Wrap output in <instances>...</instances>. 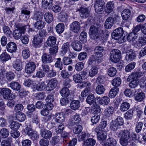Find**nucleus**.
I'll return each mask as SVG.
<instances>
[{
  "label": "nucleus",
  "mask_w": 146,
  "mask_h": 146,
  "mask_svg": "<svg viewBox=\"0 0 146 146\" xmlns=\"http://www.w3.org/2000/svg\"><path fill=\"white\" fill-rule=\"evenodd\" d=\"M120 139V143L123 146H128L129 143L131 135L130 132L127 130H119L115 134Z\"/></svg>",
  "instance_id": "1"
},
{
  "label": "nucleus",
  "mask_w": 146,
  "mask_h": 146,
  "mask_svg": "<svg viewBox=\"0 0 146 146\" xmlns=\"http://www.w3.org/2000/svg\"><path fill=\"white\" fill-rule=\"evenodd\" d=\"M27 25H23L21 24H18L16 25V27L17 29L15 30L13 35L14 37L16 39H19L23 34H24Z\"/></svg>",
  "instance_id": "2"
},
{
  "label": "nucleus",
  "mask_w": 146,
  "mask_h": 146,
  "mask_svg": "<svg viewBox=\"0 0 146 146\" xmlns=\"http://www.w3.org/2000/svg\"><path fill=\"white\" fill-rule=\"evenodd\" d=\"M24 131L33 141L36 140L39 138V135L38 132L33 131L30 125L27 126Z\"/></svg>",
  "instance_id": "3"
},
{
  "label": "nucleus",
  "mask_w": 146,
  "mask_h": 146,
  "mask_svg": "<svg viewBox=\"0 0 146 146\" xmlns=\"http://www.w3.org/2000/svg\"><path fill=\"white\" fill-rule=\"evenodd\" d=\"M121 58V52L117 49L112 50L110 54V58L112 62L116 63L118 62Z\"/></svg>",
  "instance_id": "4"
},
{
  "label": "nucleus",
  "mask_w": 146,
  "mask_h": 146,
  "mask_svg": "<svg viewBox=\"0 0 146 146\" xmlns=\"http://www.w3.org/2000/svg\"><path fill=\"white\" fill-rule=\"evenodd\" d=\"M99 28L97 27L92 25L89 30V34L90 38L97 41L99 39V35L98 32Z\"/></svg>",
  "instance_id": "5"
},
{
  "label": "nucleus",
  "mask_w": 146,
  "mask_h": 146,
  "mask_svg": "<svg viewBox=\"0 0 146 146\" xmlns=\"http://www.w3.org/2000/svg\"><path fill=\"white\" fill-rule=\"evenodd\" d=\"M123 33L124 31L123 28L119 27L114 30L111 35L113 39L117 40L121 38L123 36Z\"/></svg>",
  "instance_id": "6"
},
{
  "label": "nucleus",
  "mask_w": 146,
  "mask_h": 146,
  "mask_svg": "<svg viewBox=\"0 0 146 146\" xmlns=\"http://www.w3.org/2000/svg\"><path fill=\"white\" fill-rule=\"evenodd\" d=\"M70 27L71 31L76 34L80 33L81 26L79 22L77 21L73 22L70 24Z\"/></svg>",
  "instance_id": "7"
},
{
  "label": "nucleus",
  "mask_w": 146,
  "mask_h": 146,
  "mask_svg": "<svg viewBox=\"0 0 146 146\" xmlns=\"http://www.w3.org/2000/svg\"><path fill=\"white\" fill-rule=\"evenodd\" d=\"M0 93L5 99L12 98V97H11V96L12 95L11 91L8 88H4L1 89Z\"/></svg>",
  "instance_id": "8"
},
{
  "label": "nucleus",
  "mask_w": 146,
  "mask_h": 146,
  "mask_svg": "<svg viewBox=\"0 0 146 146\" xmlns=\"http://www.w3.org/2000/svg\"><path fill=\"white\" fill-rule=\"evenodd\" d=\"M36 66L34 62H30L27 63L25 66V71L29 74H31L35 70Z\"/></svg>",
  "instance_id": "9"
},
{
  "label": "nucleus",
  "mask_w": 146,
  "mask_h": 146,
  "mask_svg": "<svg viewBox=\"0 0 146 146\" xmlns=\"http://www.w3.org/2000/svg\"><path fill=\"white\" fill-rule=\"evenodd\" d=\"M79 12L80 17L82 18L88 17L90 15V11L88 8L82 6L79 9Z\"/></svg>",
  "instance_id": "10"
},
{
  "label": "nucleus",
  "mask_w": 146,
  "mask_h": 146,
  "mask_svg": "<svg viewBox=\"0 0 146 146\" xmlns=\"http://www.w3.org/2000/svg\"><path fill=\"white\" fill-rule=\"evenodd\" d=\"M42 61L43 64H47L52 62L53 61L52 56L48 53H44L41 57Z\"/></svg>",
  "instance_id": "11"
},
{
  "label": "nucleus",
  "mask_w": 146,
  "mask_h": 146,
  "mask_svg": "<svg viewBox=\"0 0 146 146\" xmlns=\"http://www.w3.org/2000/svg\"><path fill=\"white\" fill-rule=\"evenodd\" d=\"M6 49L8 52L12 53L16 52L17 49V46L16 44L13 42H10L7 44Z\"/></svg>",
  "instance_id": "12"
},
{
  "label": "nucleus",
  "mask_w": 146,
  "mask_h": 146,
  "mask_svg": "<svg viewBox=\"0 0 146 146\" xmlns=\"http://www.w3.org/2000/svg\"><path fill=\"white\" fill-rule=\"evenodd\" d=\"M82 43L78 40H75L72 42L71 46L73 49L77 51H80L82 49Z\"/></svg>",
  "instance_id": "13"
},
{
  "label": "nucleus",
  "mask_w": 146,
  "mask_h": 146,
  "mask_svg": "<svg viewBox=\"0 0 146 146\" xmlns=\"http://www.w3.org/2000/svg\"><path fill=\"white\" fill-rule=\"evenodd\" d=\"M115 21L113 18L111 17H108L104 23L105 27L107 29H110L113 26Z\"/></svg>",
  "instance_id": "14"
},
{
  "label": "nucleus",
  "mask_w": 146,
  "mask_h": 146,
  "mask_svg": "<svg viewBox=\"0 0 146 146\" xmlns=\"http://www.w3.org/2000/svg\"><path fill=\"white\" fill-rule=\"evenodd\" d=\"M80 106V101L77 100H73L71 101L70 107L71 109L75 111L78 110Z\"/></svg>",
  "instance_id": "15"
},
{
  "label": "nucleus",
  "mask_w": 146,
  "mask_h": 146,
  "mask_svg": "<svg viewBox=\"0 0 146 146\" xmlns=\"http://www.w3.org/2000/svg\"><path fill=\"white\" fill-rule=\"evenodd\" d=\"M96 99H97V100L99 99L98 100L99 103L103 106L108 105L110 102V98L107 96H104L102 98L97 97Z\"/></svg>",
  "instance_id": "16"
},
{
  "label": "nucleus",
  "mask_w": 146,
  "mask_h": 146,
  "mask_svg": "<svg viewBox=\"0 0 146 146\" xmlns=\"http://www.w3.org/2000/svg\"><path fill=\"white\" fill-rule=\"evenodd\" d=\"M58 82L56 78H52L49 81L47 84L48 90H51L54 89L57 86Z\"/></svg>",
  "instance_id": "17"
},
{
  "label": "nucleus",
  "mask_w": 146,
  "mask_h": 146,
  "mask_svg": "<svg viewBox=\"0 0 146 146\" xmlns=\"http://www.w3.org/2000/svg\"><path fill=\"white\" fill-rule=\"evenodd\" d=\"M146 44V35L139 37L135 43V45L138 47H141Z\"/></svg>",
  "instance_id": "18"
},
{
  "label": "nucleus",
  "mask_w": 146,
  "mask_h": 146,
  "mask_svg": "<svg viewBox=\"0 0 146 146\" xmlns=\"http://www.w3.org/2000/svg\"><path fill=\"white\" fill-rule=\"evenodd\" d=\"M144 74V72L141 71V70L139 68L137 70L131 74L130 75V77L133 79H137V78L141 77Z\"/></svg>",
  "instance_id": "19"
},
{
  "label": "nucleus",
  "mask_w": 146,
  "mask_h": 146,
  "mask_svg": "<svg viewBox=\"0 0 146 146\" xmlns=\"http://www.w3.org/2000/svg\"><path fill=\"white\" fill-rule=\"evenodd\" d=\"M101 62L100 59L98 58L94 54L90 57L88 61V63L90 65H92L94 63H95L94 64H98Z\"/></svg>",
  "instance_id": "20"
},
{
  "label": "nucleus",
  "mask_w": 146,
  "mask_h": 146,
  "mask_svg": "<svg viewBox=\"0 0 146 146\" xmlns=\"http://www.w3.org/2000/svg\"><path fill=\"white\" fill-rule=\"evenodd\" d=\"M40 134L43 137L46 139L49 138L52 135V133L50 131L43 129H41Z\"/></svg>",
  "instance_id": "21"
},
{
  "label": "nucleus",
  "mask_w": 146,
  "mask_h": 146,
  "mask_svg": "<svg viewBox=\"0 0 146 146\" xmlns=\"http://www.w3.org/2000/svg\"><path fill=\"white\" fill-rule=\"evenodd\" d=\"M56 38L54 36H50L48 38L46 43L49 46H52L56 43Z\"/></svg>",
  "instance_id": "22"
},
{
  "label": "nucleus",
  "mask_w": 146,
  "mask_h": 146,
  "mask_svg": "<svg viewBox=\"0 0 146 146\" xmlns=\"http://www.w3.org/2000/svg\"><path fill=\"white\" fill-rule=\"evenodd\" d=\"M42 40L39 36H35L34 37V41L33 42V46L35 48H38L41 45Z\"/></svg>",
  "instance_id": "23"
},
{
  "label": "nucleus",
  "mask_w": 146,
  "mask_h": 146,
  "mask_svg": "<svg viewBox=\"0 0 146 146\" xmlns=\"http://www.w3.org/2000/svg\"><path fill=\"white\" fill-rule=\"evenodd\" d=\"M104 144L105 146H116L117 143L115 139L109 137L105 141Z\"/></svg>",
  "instance_id": "24"
},
{
  "label": "nucleus",
  "mask_w": 146,
  "mask_h": 146,
  "mask_svg": "<svg viewBox=\"0 0 146 146\" xmlns=\"http://www.w3.org/2000/svg\"><path fill=\"white\" fill-rule=\"evenodd\" d=\"M43 13L40 11L35 12L33 16V19L36 21L42 20L43 19Z\"/></svg>",
  "instance_id": "25"
},
{
  "label": "nucleus",
  "mask_w": 146,
  "mask_h": 146,
  "mask_svg": "<svg viewBox=\"0 0 146 146\" xmlns=\"http://www.w3.org/2000/svg\"><path fill=\"white\" fill-rule=\"evenodd\" d=\"M97 136L98 140L102 142L106 139L107 133L105 131H100V133L97 134Z\"/></svg>",
  "instance_id": "26"
},
{
  "label": "nucleus",
  "mask_w": 146,
  "mask_h": 146,
  "mask_svg": "<svg viewBox=\"0 0 146 146\" xmlns=\"http://www.w3.org/2000/svg\"><path fill=\"white\" fill-rule=\"evenodd\" d=\"M44 17L45 21L48 24L50 23L53 19V15L49 12L46 13Z\"/></svg>",
  "instance_id": "27"
},
{
  "label": "nucleus",
  "mask_w": 146,
  "mask_h": 146,
  "mask_svg": "<svg viewBox=\"0 0 146 146\" xmlns=\"http://www.w3.org/2000/svg\"><path fill=\"white\" fill-rule=\"evenodd\" d=\"M11 57L7 52H4L2 53L0 55V60L3 62L11 59Z\"/></svg>",
  "instance_id": "28"
},
{
  "label": "nucleus",
  "mask_w": 146,
  "mask_h": 146,
  "mask_svg": "<svg viewBox=\"0 0 146 146\" xmlns=\"http://www.w3.org/2000/svg\"><path fill=\"white\" fill-rule=\"evenodd\" d=\"M9 87L13 90L18 91L20 90L21 86L18 82L12 81L10 83Z\"/></svg>",
  "instance_id": "29"
},
{
  "label": "nucleus",
  "mask_w": 146,
  "mask_h": 146,
  "mask_svg": "<svg viewBox=\"0 0 146 146\" xmlns=\"http://www.w3.org/2000/svg\"><path fill=\"white\" fill-rule=\"evenodd\" d=\"M135 108L132 109L128 110L125 114L124 117L127 120L130 119L132 118L133 115V113L135 110Z\"/></svg>",
  "instance_id": "30"
},
{
  "label": "nucleus",
  "mask_w": 146,
  "mask_h": 146,
  "mask_svg": "<svg viewBox=\"0 0 146 146\" xmlns=\"http://www.w3.org/2000/svg\"><path fill=\"white\" fill-rule=\"evenodd\" d=\"M46 88V85L44 81L41 80L38 81V84L36 85V89L38 91L42 90Z\"/></svg>",
  "instance_id": "31"
},
{
  "label": "nucleus",
  "mask_w": 146,
  "mask_h": 146,
  "mask_svg": "<svg viewBox=\"0 0 146 146\" xmlns=\"http://www.w3.org/2000/svg\"><path fill=\"white\" fill-rule=\"evenodd\" d=\"M114 8V3L113 1H110L106 4V12L107 13H110L113 11Z\"/></svg>",
  "instance_id": "32"
},
{
  "label": "nucleus",
  "mask_w": 146,
  "mask_h": 146,
  "mask_svg": "<svg viewBox=\"0 0 146 146\" xmlns=\"http://www.w3.org/2000/svg\"><path fill=\"white\" fill-rule=\"evenodd\" d=\"M56 61L54 64L55 67L59 70H62L64 68V65L61 59L60 58H56Z\"/></svg>",
  "instance_id": "33"
},
{
  "label": "nucleus",
  "mask_w": 146,
  "mask_h": 146,
  "mask_svg": "<svg viewBox=\"0 0 146 146\" xmlns=\"http://www.w3.org/2000/svg\"><path fill=\"white\" fill-rule=\"evenodd\" d=\"M83 146H94L96 143V140L93 138H88L84 141Z\"/></svg>",
  "instance_id": "34"
},
{
  "label": "nucleus",
  "mask_w": 146,
  "mask_h": 146,
  "mask_svg": "<svg viewBox=\"0 0 146 146\" xmlns=\"http://www.w3.org/2000/svg\"><path fill=\"white\" fill-rule=\"evenodd\" d=\"M138 36V34L133 31L129 33L127 36V40L129 42H133Z\"/></svg>",
  "instance_id": "35"
},
{
  "label": "nucleus",
  "mask_w": 146,
  "mask_h": 146,
  "mask_svg": "<svg viewBox=\"0 0 146 146\" xmlns=\"http://www.w3.org/2000/svg\"><path fill=\"white\" fill-rule=\"evenodd\" d=\"M30 3H25L22 6L21 8V14H25L27 15H30V11L29 9V8L27 6V5Z\"/></svg>",
  "instance_id": "36"
},
{
  "label": "nucleus",
  "mask_w": 146,
  "mask_h": 146,
  "mask_svg": "<svg viewBox=\"0 0 146 146\" xmlns=\"http://www.w3.org/2000/svg\"><path fill=\"white\" fill-rule=\"evenodd\" d=\"M121 15L123 20H127L131 15L130 11L128 9H125L122 12Z\"/></svg>",
  "instance_id": "37"
},
{
  "label": "nucleus",
  "mask_w": 146,
  "mask_h": 146,
  "mask_svg": "<svg viewBox=\"0 0 146 146\" xmlns=\"http://www.w3.org/2000/svg\"><path fill=\"white\" fill-rule=\"evenodd\" d=\"M65 26L63 23H60L56 26L55 29L56 32L58 34H61L64 30Z\"/></svg>",
  "instance_id": "38"
},
{
  "label": "nucleus",
  "mask_w": 146,
  "mask_h": 146,
  "mask_svg": "<svg viewBox=\"0 0 146 146\" xmlns=\"http://www.w3.org/2000/svg\"><path fill=\"white\" fill-rule=\"evenodd\" d=\"M130 105L127 102H123L120 105V109L122 112L128 110L129 108Z\"/></svg>",
  "instance_id": "39"
},
{
  "label": "nucleus",
  "mask_w": 146,
  "mask_h": 146,
  "mask_svg": "<svg viewBox=\"0 0 146 146\" xmlns=\"http://www.w3.org/2000/svg\"><path fill=\"white\" fill-rule=\"evenodd\" d=\"M46 23L42 20L37 21L34 24L35 27L38 29L43 28L45 26Z\"/></svg>",
  "instance_id": "40"
},
{
  "label": "nucleus",
  "mask_w": 146,
  "mask_h": 146,
  "mask_svg": "<svg viewBox=\"0 0 146 146\" xmlns=\"http://www.w3.org/2000/svg\"><path fill=\"white\" fill-rule=\"evenodd\" d=\"M121 83V79L120 77H117L114 78L111 81L112 85L115 87L119 86Z\"/></svg>",
  "instance_id": "41"
},
{
  "label": "nucleus",
  "mask_w": 146,
  "mask_h": 146,
  "mask_svg": "<svg viewBox=\"0 0 146 146\" xmlns=\"http://www.w3.org/2000/svg\"><path fill=\"white\" fill-rule=\"evenodd\" d=\"M105 90V89L104 86L100 84L96 86L95 90V92L97 94L101 95L104 93Z\"/></svg>",
  "instance_id": "42"
},
{
  "label": "nucleus",
  "mask_w": 146,
  "mask_h": 146,
  "mask_svg": "<svg viewBox=\"0 0 146 146\" xmlns=\"http://www.w3.org/2000/svg\"><path fill=\"white\" fill-rule=\"evenodd\" d=\"M119 91V88L117 87H114L111 89L109 92V96L111 98H114L117 95Z\"/></svg>",
  "instance_id": "43"
},
{
  "label": "nucleus",
  "mask_w": 146,
  "mask_h": 146,
  "mask_svg": "<svg viewBox=\"0 0 146 146\" xmlns=\"http://www.w3.org/2000/svg\"><path fill=\"white\" fill-rule=\"evenodd\" d=\"M113 108L112 107L109 106L104 111V114L106 116H111L113 114Z\"/></svg>",
  "instance_id": "44"
},
{
  "label": "nucleus",
  "mask_w": 146,
  "mask_h": 146,
  "mask_svg": "<svg viewBox=\"0 0 146 146\" xmlns=\"http://www.w3.org/2000/svg\"><path fill=\"white\" fill-rule=\"evenodd\" d=\"M55 116L57 117L59 121V123H62L64 121L65 119V115L64 113L60 112L56 114Z\"/></svg>",
  "instance_id": "45"
},
{
  "label": "nucleus",
  "mask_w": 146,
  "mask_h": 146,
  "mask_svg": "<svg viewBox=\"0 0 146 146\" xmlns=\"http://www.w3.org/2000/svg\"><path fill=\"white\" fill-rule=\"evenodd\" d=\"M9 134V132L7 129L3 128L0 130V136L1 138H6L8 137Z\"/></svg>",
  "instance_id": "46"
},
{
  "label": "nucleus",
  "mask_w": 146,
  "mask_h": 146,
  "mask_svg": "<svg viewBox=\"0 0 146 146\" xmlns=\"http://www.w3.org/2000/svg\"><path fill=\"white\" fill-rule=\"evenodd\" d=\"M70 136L69 134L66 132H63L61 134V138L64 143H68Z\"/></svg>",
  "instance_id": "47"
},
{
  "label": "nucleus",
  "mask_w": 146,
  "mask_h": 146,
  "mask_svg": "<svg viewBox=\"0 0 146 146\" xmlns=\"http://www.w3.org/2000/svg\"><path fill=\"white\" fill-rule=\"evenodd\" d=\"M60 93L62 97L66 98L69 95L70 92L68 88L65 87L62 89L60 92Z\"/></svg>",
  "instance_id": "48"
},
{
  "label": "nucleus",
  "mask_w": 146,
  "mask_h": 146,
  "mask_svg": "<svg viewBox=\"0 0 146 146\" xmlns=\"http://www.w3.org/2000/svg\"><path fill=\"white\" fill-rule=\"evenodd\" d=\"M144 94L142 92L137 93L135 95V100L138 102L142 101L144 99Z\"/></svg>",
  "instance_id": "49"
},
{
  "label": "nucleus",
  "mask_w": 146,
  "mask_h": 146,
  "mask_svg": "<svg viewBox=\"0 0 146 146\" xmlns=\"http://www.w3.org/2000/svg\"><path fill=\"white\" fill-rule=\"evenodd\" d=\"M90 134L87 132H84L81 133V134L79 137L78 140L80 141H81L86 138L89 137Z\"/></svg>",
  "instance_id": "50"
},
{
  "label": "nucleus",
  "mask_w": 146,
  "mask_h": 146,
  "mask_svg": "<svg viewBox=\"0 0 146 146\" xmlns=\"http://www.w3.org/2000/svg\"><path fill=\"white\" fill-rule=\"evenodd\" d=\"M135 65L136 63L133 62L129 63L126 66L125 68V71L127 72L131 71L134 68Z\"/></svg>",
  "instance_id": "51"
},
{
  "label": "nucleus",
  "mask_w": 146,
  "mask_h": 146,
  "mask_svg": "<svg viewBox=\"0 0 146 146\" xmlns=\"http://www.w3.org/2000/svg\"><path fill=\"white\" fill-rule=\"evenodd\" d=\"M95 96L92 94H90L87 97L86 101L87 104L91 105L95 102Z\"/></svg>",
  "instance_id": "52"
},
{
  "label": "nucleus",
  "mask_w": 146,
  "mask_h": 146,
  "mask_svg": "<svg viewBox=\"0 0 146 146\" xmlns=\"http://www.w3.org/2000/svg\"><path fill=\"white\" fill-rule=\"evenodd\" d=\"M53 0H42V5L44 7H50L52 6Z\"/></svg>",
  "instance_id": "53"
},
{
  "label": "nucleus",
  "mask_w": 146,
  "mask_h": 146,
  "mask_svg": "<svg viewBox=\"0 0 146 146\" xmlns=\"http://www.w3.org/2000/svg\"><path fill=\"white\" fill-rule=\"evenodd\" d=\"M120 127L114 120H112L110 123V129L113 131H115L119 128Z\"/></svg>",
  "instance_id": "54"
},
{
  "label": "nucleus",
  "mask_w": 146,
  "mask_h": 146,
  "mask_svg": "<svg viewBox=\"0 0 146 146\" xmlns=\"http://www.w3.org/2000/svg\"><path fill=\"white\" fill-rule=\"evenodd\" d=\"M87 36V33L85 31L81 32L79 37V40L82 42V43L86 42Z\"/></svg>",
  "instance_id": "55"
},
{
  "label": "nucleus",
  "mask_w": 146,
  "mask_h": 146,
  "mask_svg": "<svg viewBox=\"0 0 146 146\" xmlns=\"http://www.w3.org/2000/svg\"><path fill=\"white\" fill-rule=\"evenodd\" d=\"M22 55L23 57L25 59L29 57L30 55V52L28 48H24L22 51Z\"/></svg>",
  "instance_id": "56"
},
{
  "label": "nucleus",
  "mask_w": 146,
  "mask_h": 146,
  "mask_svg": "<svg viewBox=\"0 0 146 146\" xmlns=\"http://www.w3.org/2000/svg\"><path fill=\"white\" fill-rule=\"evenodd\" d=\"M117 73V70L114 67H110L108 70V74L110 77H113L115 76Z\"/></svg>",
  "instance_id": "57"
},
{
  "label": "nucleus",
  "mask_w": 146,
  "mask_h": 146,
  "mask_svg": "<svg viewBox=\"0 0 146 146\" xmlns=\"http://www.w3.org/2000/svg\"><path fill=\"white\" fill-rule=\"evenodd\" d=\"M136 56V55L134 53L131 52L127 54L125 58L126 60L130 61L135 59Z\"/></svg>",
  "instance_id": "58"
},
{
  "label": "nucleus",
  "mask_w": 146,
  "mask_h": 146,
  "mask_svg": "<svg viewBox=\"0 0 146 146\" xmlns=\"http://www.w3.org/2000/svg\"><path fill=\"white\" fill-rule=\"evenodd\" d=\"M73 79L76 83H81L82 82L83 79L80 74H76L73 76Z\"/></svg>",
  "instance_id": "59"
},
{
  "label": "nucleus",
  "mask_w": 146,
  "mask_h": 146,
  "mask_svg": "<svg viewBox=\"0 0 146 146\" xmlns=\"http://www.w3.org/2000/svg\"><path fill=\"white\" fill-rule=\"evenodd\" d=\"M3 32L5 35L7 37H9L11 34V31L9 28L7 26H4L3 28Z\"/></svg>",
  "instance_id": "60"
},
{
  "label": "nucleus",
  "mask_w": 146,
  "mask_h": 146,
  "mask_svg": "<svg viewBox=\"0 0 146 146\" xmlns=\"http://www.w3.org/2000/svg\"><path fill=\"white\" fill-rule=\"evenodd\" d=\"M100 115L98 114L92 116L91 119V121L93 125L97 123L100 119Z\"/></svg>",
  "instance_id": "61"
},
{
  "label": "nucleus",
  "mask_w": 146,
  "mask_h": 146,
  "mask_svg": "<svg viewBox=\"0 0 146 146\" xmlns=\"http://www.w3.org/2000/svg\"><path fill=\"white\" fill-rule=\"evenodd\" d=\"M129 84V87L131 88H135L138 86L139 81L137 79H134Z\"/></svg>",
  "instance_id": "62"
},
{
  "label": "nucleus",
  "mask_w": 146,
  "mask_h": 146,
  "mask_svg": "<svg viewBox=\"0 0 146 146\" xmlns=\"http://www.w3.org/2000/svg\"><path fill=\"white\" fill-rule=\"evenodd\" d=\"M77 122H76L73 120H69L68 123L67 124V126L70 129H74L77 125Z\"/></svg>",
  "instance_id": "63"
},
{
  "label": "nucleus",
  "mask_w": 146,
  "mask_h": 146,
  "mask_svg": "<svg viewBox=\"0 0 146 146\" xmlns=\"http://www.w3.org/2000/svg\"><path fill=\"white\" fill-rule=\"evenodd\" d=\"M82 129L83 128L82 126L78 125L74 128L73 129V132L75 134H78L82 132Z\"/></svg>",
  "instance_id": "64"
}]
</instances>
